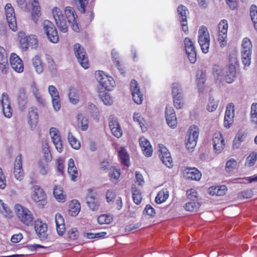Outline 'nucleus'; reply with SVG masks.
I'll list each match as a JSON object with an SVG mask.
<instances>
[{
  "mask_svg": "<svg viewBox=\"0 0 257 257\" xmlns=\"http://www.w3.org/2000/svg\"><path fill=\"white\" fill-rule=\"evenodd\" d=\"M212 75L216 82L224 80L228 83H231L236 77V68L232 64H229L224 68L216 65L213 67Z\"/></svg>",
  "mask_w": 257,
  "mask_h": 257,
  "instance_id": "obj_1",
  "label": "nucleus"
},
{
  "mask_svg": "<svg viewBox=\"0 0 257 257\" xmlns=\"http://www.w3.org/2000/svg\"><path fill=\"white\" fill-rule=\"evenodd\" d=\"M14 208L16 216L22 223L27 226L33 224L34 216L31 211L20 204H16Z\"/></svg>",
  "mask_w": 257,
  "mask_h": 257,
  "instance_id": "obj_2",
  "label": "nucleus"
},
{
  "mask_svg": "<svg viewBox=\"0 0 257 257\" xmlns=\"http://www.w3.org/2000/svg\"><path fill=\"white\" fill-rule=\"evenodd\" d=\"M95 77L100 85L107 90L111 91L115 85L113 78L105 75L103 71L96 72Z\"/></svg>",
  "mask_w": 257,
  "mask_h": 257,
  "instance_id": "obj_3",
  "label": "nucleus"
},
{
  "mask_svg": "<svg viewBox=\"0 0 257 257\" xmlns=\"http://www.w3.org/2000/svg\"><path fill=\"white\" fill-rule=\"evenodd\" d=\"M43 29L49 40L53 43L59 41V36L54 25L49 20H45L43 23Z\"/></svg>",
  "mask_w": 257,
  "mask_h": 257,
  "instance_id": "obj_4",
  "label": "nucleus"
},
{
  "mask_svg": "<svg viewBox=\"0 0 257 257\" xmlns=\"http://www.w3.org/2000/svg\"><path fill=\"white\" fill-rule=\"evenodd\" d=\"M198 43L202 51L207 53L209 51V33L207 28L202 26L198 31Z\"/></svg>",
  "mask_w": 257,
  "mask_h": 257,
  "instance_id": "obj_5",
  "label": "nucleus"
},
{
  "mask_svg": "<svg viewBox=\"0 0 257 257\" xmlns=\"http://www.w3.org/2000/svg\"><path fill=\"white\" fill-rule=\"evenodd\" d=\"M199 136V129L195 125H191L189 127L187 135L186 147L188 150H192L195 148L197 144Z\"/></svg>",
  "mask_w": 257,
  "mask_h": 257,
  "instance_id": "obj_6",
  "label": "nucleus"
},
{
  "mask_svg": "<svg viewBox=\"0 0 257 257\" xmlns=\"http://www.w3.org/2000/svg\"><path fill=\"white\" fill-rule=\"evenodd\" d=\"M73 49L74 54L79 64L84 69L88 68L89 64L84 48L79 43H76L73 46Z\"/></svg>",
  "mask_w": 257,
  "mask_h": 257,
  "instance_id": "obj_7",
  "label": "nucleus"
},
{
  "mask_svg": "<svg viewBox=\"0 0 257 257\" xmlns=\"http://www.w3.org/2000/svg\"><path fill=\"white\" fill-rule=\"evenodd\" d=\"M52 13L58 28L62 32L66 33L68 30V25L62 11L55 7L52 9Z\"/></svg>",
  "mask_w": 257,
  "mask_h": 257,
  "instance_id": "obj_8",
  "label": "nucleus"
},
{
  "mask_svg": "<svg viewBox=\"0 0 257 257\" xmlns=\"http://www.w3.org/2000/svg\"><path fill=\"white\" fill-rule=\"evenodd\" d=\"M177 13L182 29L186 34H187L188 32L187 15H189V11L185 6L180 5L177 8Z\"/></svg>",
  "mask_w": 257,
  "mask_h": 257,
  "instance_id": "obj_9",
  "label": "nucleus"
},
{
  "mask_svg": "<svg viewBox=\"0 0 257 257\" xmlns=\"http://www.w3.org/2000/svg\"><path fill=\"white\" fill-rule=\"evenodd\" d=\"M6 19L10 28L13 31L17 30V21L14 8L11 4H7L5 8Z\"/></svg>",
  "mask_w": 257,
  "mask_h": 257,
  "instance_id": "obj_10",
  "label": "nucleus"
},
{
  "mask_svg": "<svg viewBox=\"0 0 257 257\" xmlns=\"http://www.w3.org/2000/svg\"><path fill=\"white\" fill-rule=\"evenodd\" d=\"M35 230L41 240H46L48 237V226L46 223L40 220H37L35 222Z\"/></svg>",
  "mask_w": 257,
  "mask_h": 257,
  "instance_id": "obj_11",
  "label": "nucleus"
},
{
  "mask_svg": "<svg viewBox=\"0 0 257 257\" xmlns=\"http://www.w3.org/2000/svg\"><path fill=\"white\" fill-rule=\"evenodd\" d=\"M159 157L163 163L168 168H172L173 166V160L170 153L166 147L163 145H159Z\"/></svg>",
  "mask_w": 257,
  "mask_h": 257,
  "instance_id": "obj_12",
  "label": "nucleus"
},
{
  "mask_svg": "<svg viewBox=\"0 0 257 257\" xmlns=\"http://www.w3.org/2000/svg\"><path fill=\"white\" fill-rule=\"evenodd\" d=\"M22 165L23 156L22 154H19L15 159L14 168V175L15 178L19 181H22L24 177Z\"/></svg>",
  "mask_w": 257,
  "mask_h": 257,
  "instance_id": "obj_13",
  "label": "nucleus"
},
{
  "mask_svg": "<svg viewBox=\"0 0 257 257\" xmlns=\"http://www.w3.org/2000/svg\"><path fill=\"white\" fill-rule=\"evenodd\" d=\"M131 90L134 102L138 104H142L143 101V95L140 91V87L135 80L131 82Z\"/></svg>",
  "mask_w": 257,
  "mask_h": 257,
  "instance_id": "obj_14",
  "label": "nucleus"
},
{
  "mask_svg": "<svg viewBox=\"0 0 257 257\" xmlns=\"http://www.w3.org/2000/svg\"><path fill=\"white\" fill-rule=\"evenodd\" d=\"M234 116V105L231 102L228 103L226 107L224 118V125L226 128H229L233 122Z\"/></svg>",
  "mask_w": 257,
  "mask_h": 257,
  "instance_id": "obj_15",
  "label": "nucleus"
},
{
  "mask_svg": "<svg viewBox=\"0 0 257 257\" xmlns=\"http://www.w3.org/2000/svg\"><path fill=\"white\" fill-rule=\"evenodd\" d=\"M65 14L67 22L69 24L72 30L75 32H78L79 27L76 22L74 9L71 7H67L65 10Z\"/></svg>",
  "mask_w": 257,
  "mask_h": 257,
  "instance_id": "obj_16",
  "label": "nucleus"
},
{
  "mask_svg": "<svg viewBox=\"0 0 257 257\" xmlns=\"http://www.w3.org/2000/svg\"><path fill=\"white\" fill-rule=\"evenodd\" d=\"M165 117L168 125L173 128L177 126V121L176 114L174 108L170 106L166 107Z\"/></svg>",
  "mask_w": 257,
  "mask_h": 257,
  "instance_id": "obj_17",
  "label": "nucleus"
},
{
  "mask_svg": "<svg viewBox=\"0 0 257 257\" xmlns=\"http://www.w3.org/2000/svg\"><path fill=\"white\" fill-rule=\"evenodd\" d=\"M1 103L3 107L4 115L8 118H11L13 114V109L9 101V98L7 93H3L2 95Z\"/></svg>",
  "mask_w": 257,
  "mask_h": 257,
  "instance_id": "obj_18",
  "label": "nucleus"
},
{
  "mask_svg": "<svg viewBox=\"0 0 257 257\" xmlns=\"http://www.w3.org/2000/svg\"><path fill=\"white\" fill-rule=\"evenodd\" d=\"M214 151L217 153H220L223 149L225 143L222 135L220 133L214 134L212 139Z\"/></svg>",
  "mask_w": 257,
  "mask_h": 257,
  "instance_id": "obj_19",
  "label": "nucleus"
},
{
  "mask_svg": "<svg viewBox=\"0 0 257 257\" xmlns=\"http://www.w3.org/2000/svg\"><path fill=\"white\" fill-rule=\"evenodd\" d=\"M10 61L12 68L15 71L19 73L23 72L24 65L22 60L16 54H11Z\"/></svg>",
  "mask_w": 257,
  "mask_h": 257,
  "instance_id": "obj_20",
  "label": "nucleus"
},
{
  "mask_svg": "<svg viewBox=\"0 0 257 257\" xmlns=\"http://www.w3.org/2000/svg\"><path fill=\"white\" fill-rule=\"evenodd\" d=\"M39 115L37 108L31 107L28 111V123L32 130L35 128L38 122Z\"/></svg>",
  "mask_w": 257,
  "mask_h": 257,
  "instance_id": "obj_21",
  "label": "nucleus"
},
{
  "mask_svg": "<svg viewBox=\"0 0 257 257\" xmlns=\"http://www.w3.org/2000/svg\"><path fill=\"white\" fill-rule=\"evenodd\" d=\"M46 194L41 187L38 185L33 186L31 198L34 201L39 202L44 200Z\"/></svg>",
  "mask_w": 257,
  "mask_h": 257,
  "instance_id": "obj_22",
  "label": "nucleus"
},
{
  "mask_svg": "<svg viewBox=\"0 0 257 257\" xmlns=\"http://www.w3.org/2000/svg\"><path fill=\"white\" fill-rule=\"evenodd\" d=\"M184 176L188 179L198 181L201 173L195 168H187L184 170Z\"/></svg>",
  "mask_w": 257,
  "mask_h": 257,
  "instance_id": "obj_23",
  "label": "nucleus"
},
{
  "mask_svg": "<svg viewBox=\"0 0 257 257\" xmlns=\"http://www.w3.org/2000/svg\"><path fill=\"white\" fill-rule=\"evenodd\" d=\"M139 142L143 154L146 157L151 156L153 153V148L150 142L145 138L142 137L140 138Z\"/></svg>",
  "mask_w": 257,
  "mask_h": 257,
  "instance_id": "obj_24",
  "label": "nucleus"
},
{
  "mask_svg": "<svg viewBox=\"0 0 257 257\" xmlns=\"http://www.w3.org/2000/svg\"><path fill=\"white\" fill-rule=\"evenodd\" d=\"M8 63L7 54L5 49L0 47V69L3 73H6Z\"/></svg>",
  "mask_w": 257,
  "mask_h": 257,
  "instance_id": "obj_25",
  "label": "nucleus"
},
{
  "mask_svg": "<svg viewBox=\"0 0 257 257\" xmlns=\"http://www.w3.org/2000/svg\"><path fill=\"white\" fill-rule=\"evenodd\" d=\"M86 201L88 206L93 211L97 210L99 207V202L91 192H89L86 196Z\"/></svg>",
  "mask_w": 257,
  "mask_h": 257,
  "instance_id": "obj_26",
  "label": "nucleus"
},
{
  "mask_svg": "<svg viewBox=\"0 0 257 257\" xmlns=\"http://www.w3.org/2000/svg\"><path fill=\"white\" fill-rule=\"evenodd\" d=\"M56 229L59 235H62L65 230L64 220L62 216L57 213L55 215Z\"/></svg>",
  "mask_w": 257,
  "mask_h": 257,
  "instance_id": "obj_27",
  "label": "nucleus"
},
{
  "mask_svg": "<svg viewBox=\"0 0 257 257\" xmlns=\"http://www.w3.org/2000/svg\"><path fill=\"white\" fill-rule=\"evenodd\" d=\"M32 6L33 7L32 9V18L33 21L36 23L38 20V18L41 16V11H40V7L39 5V3L38 0H30Z\"/></svg>",
  "mask_w": 257,
  "mask_h": 257,
  "instance_id": "obj_28",
  "label": "nucleus"
},
{
  "mask_svg": "<svg viewBox=\"0 0 257 257\" xmlns=\"http://www.w3.org/2000/svg\"><path fill=\"white\" fill-rule=\"evenodd\" d=\"M68 173L71 176L72 181H75L78 177V171L73 159H70L68 163Z\"/></svg>",
  "mask_w": 257,
  "mask_h": 257,
  "instance_id": "obj_29",
  "label": "nucleus"
},
{
  "mask_svg": "<svg viewBox=\"0 0 257 257\" xmlns=\"http://www.w3.org/2000/svg\"><path fill=\"white\" fill-rule=\"evenodd\" d=\"M18 102L21 110H23L25 109L27 104V97L26 94V91L23 88H20L19 90Z\"/></svg>",
  "mask_w": 257,
  "mask_h": 257,
  "instance_id": "obj_30",
  "label": "nucleus"
},
{
  "mask_svg": "<svg viewBox=\"0 0 257 257\" xmlns=\"http://www.w3.org/2000/svg\"><path fill=\"white\" fill-rule=\"evenodd\" d=\"M32 65L36 72L40 74L43 71V63L39 55H36L32 59Z\"/></svg>",
  "mask_w": 257,
  "mask_h": 257,
  "instance_id": "obj_31",
  "label": "nucleus"
},
{
  "mask_svg": "<svg viewBox=\"0 0 257 257\" xmlns=\"http://www.w3.org/2000/svg\"><path fill=\"white\" fill-rule=\"evenodd\" d=\"M99 97L105 105H111L113 102V99L110 94L107 92L99 91Z\"/></svg>",
  "mask_w": 257,
  "mask_h": 257,
  "instance_id": "obj_32",
  "label": "nucleus"
},
{
  "mask_svg": "<svg viewBox=\"0 0 257 257\" xmlns=\"http://www.w3.org/2000/svg\"><path fill=\"white\" fill-rule=\"evenodd\" d=\"M227 191L225 185L220 186H212L210 187V195L216 196H223L225 194Z\"/></svg>",
  "mask_w": 257,
  "mask_h": 257,
  "instance_id": "obj_33",
  "label": "nucleus"
},
{
  "mask_svg": "<svg viewBox=\"0 0 257 257\" xmlns=\"http://www.w3.org/2000/svg\"><path fill=\"white\" fill-rule=\"evenodd\" d=\"M68 98L70 102L72 104H77L79 100V95L78 90L74 87H70L69 89Z\"/></svg>",
  "mask_w": 257,
  "mask_h": 257,
  "instance_id": "obj_34",
  "label": "nucleus"
},
{
  "mask_svg": "<svg viewBox=\"0 0 257 257\" xmlns=\"http://www.w3.org/2000/svg\"><path fill=\"white\" fill-rule=\"evenodd\" d=\"M169 195V191L167 188H164L159 192L155 198V202L157 204H161L166 201Z\"/></svg>",
  "mask_w": 257,
  "mask_h": 257,
  "instance_id": "obj_35",
  "label": "nucleus"
},
{
  "mask_svg": "<svg viewBox=\"0 0 257 257\" xmlns=\"http://www.w3.org/2000/svg\"><path fill=\"white\" fill-rule=\"evenodd\" d=\"M69 213L72 216H76L80 212V204L77 200H73L70 204Z\"/></svg>",
  "mask_w": 257,
  "mask_h": 257,
  "instance_id": "obj_36",
  "label": "nucleus"
},
{
  "mask_svg": "<svg viewBox=\"0 0 257 257\" xmlns=\"http://www.w3.org/2000/svg\"><path fill=\"white\" fill-rule=\"evenodd\" d=\"M46 59L48 63V68L49 72L53 76H56L57 73V66L52 58V57L48 55L46 56Z\"/></svg>",
  "mask_w": 257,
  "mask_h": 257,
  "instance_id": "obj_37",
  "label": "nucleus"
},
{
  "mask_svg": "<svg viewBox=\"0 0 257 257\" xmlns=\"http://www.w3.org/2000/svg\"><path fill=\"white\" fill-rule=\"evenodd\" d=\"M118 156L121 162L128 167L130 164L129 155L124 147L120 148V149L118 151Z\"/></svg>",
  "mask_w": 257,
  "mask_h": 257,
  "instance_id": "obj_38",
  "label": "nucleus"
},
{
  "mask_svg": "<svg viewBox=\"0 0 257 257\" xmlns=\"http://www.w3.org/2000/svg\"><path fill=\"white\" fill-rule=\"evenodd\" d=\"M252 43L247 37L244 38L242 41L241 53H252Z\"/></svg>",
  "mask_w": 257,
  "mask_h": 257,
  "instance_id": "obj_39",
  "label": "nucleus"
},
{
  "mask_svg": "<svg viewBox=\"0 0 257 257\" xmlns=\"http://www.w3.org/2000/svg\"><path fill=\"white\" fill-rule=\"evenodd\" d=\"M53 194L55 199L60 202H64L66 200V195L60 187L56 186L54 187Z\"/></svg>",
  "mask_w": 257,
  "mask_h": 257,
  "instance_id": "obj_40",
  "label": "nucleus"
},
{
  "mask_svg": "<svg viewBox=\"0 0 257 257\" xmlns=\"http://www.w3.org/2000/svg\"><path fill=\"white\" fill-rule=\"evenodd\" d=\"M19 38L21 47L24 50H26L29 47L30 35L27 36L25 33L21 32L19 33Z\"/></svg>",
  "mask_w": 257,
  "mask_h": 257,
  "instance_id": "obj_41",
  "label": "nucleus"
},
{
  "mask_svg": "<svg viewBox=\"0 0 257 257\" xmlns=\"http://www.w3.org/2000/svg\"><path fill=\"white\" fill-rule=\"evenodd\" d=\"M46 160V161L40 160L38 163V170L40 174L42 175H46L49 172V164Z\"/></svg>",
  "mask_w": 257,
  "mask_h": 257,
  "instance_id": "obj_42",
  "label": "nucleus"
},
{
  "mask_svg": "<svg viewBox=\"0 0 257 257\" xmlns=\"http://www.w3.org/2000/svg\"><path fill=\"white\" fill-rule=\"evenodd\" d=\"M134 120L139 123L140 127L143 132H145L147 130V126L146 120L142 117L140 113L135 112L133 115Z\"/></svg>",
  "mask_w": 257,
  "mask_h": 257,
  "instance_id": "obj_43",
  "label": "nucleus"
},
{
  "mask_svg": "<svg viewBox=\"0 0 257 257\" xmlns=\"http://www.w3.org/2000/svg\"><path fill=\"white\" fill-rule=\"evenodd\" d=\"M206 79V74L203 71H200L197 74L198 87L200 92L203 91L204 84Z\"/></svg>",
  "mask_w": 257,
  "mask_h": 257,
  "instance_id": "obj_44",
  "label": "nucleus"
},
{
  "mask_svg": "<svg viewBox=\"0 0 257 257\" xmlns=\"http://www.w3.org/2000/svg\"><path fill=\"white\" fill-rule=\"evenodd\" d=\"M89 0H72L78 11L82 14L85 13Z\"/></svg>",
  "mask_w": 257,
  "mask_h": 257,
  "instance_id": "obj_45",
  "label": "nucleus"
},
{
  "mask_svg": "<svg viewBox=\"0 0 257 257\" xmlns=\"http://www.w3.org/2000/svg\"><path fill=\"white\" fill-rule=\"evenodd\" d=\"M0 212L5 217H10L12 213L10 207L2 200H0Z\"/></svg>",
  "mask_w": 257,
  "mask_h": 257,
  "instance_id": "obj_46",
  "label": "nucleus"
},
{
  "mask_svg": "<svg viewBox=\"0 0 257 257\" xmlns=\"http://www.w3.org/2000/svg\"><path fill=\"white\" fill-rule=\"evenodd\" d=\"M42 150L44 154L45 160L47 162H50L52 160V157L49 147L48 142L47 141H44L42 143Z\"/></svg>",
  "mask_w": 257,
  "mask_h": 257,
  "instance_id": "obj_47",
  "label": "nucleus"
},
{
  "mask_svg": "<svg viewBox=\"0 0 257 257\" xmlns=\"http://www.w3.org/2000/svg\"><path fill=\"white\" fill-rule=\"evenodd\" d=\"M172 94L173 98L183 95V91L180 85L177 83H174L172 85Z\"/></svg>",
  "mask_w": 257,
  "mask_h": 257,
  "instance_id": "obj_48",
  "label": "nucleus"
},
{
  "mask_svg": "<svg viewBox=\"0 0 257 257\" xmlns=\"http://www.w3.org/2000/svg\"><path fill=\"white\" fill-rule=\"evenodd\" d=\"M67 138L69 143L72 148L75 150H78L80 149V142L73 136L71 133H68Z\"/></svg>",
  "mask_w": 257,
  "mask_h": 257,
  "instance_id": "obj_49",
  "label": "nucleus"
},
{
  "mask_svg": "<svg viewBox=\"0 0 257 257\" xmlns=\"http://www.w3.org/2000/svg\"><path fill=\"white\" fill-rule=\"evenodd\" d=\"M250 118L252 123L257 124V103H253L251 105Z\"/></svg>",
  "mask_w": 257,
  "mask_h": 257,
  "instance_id": "obj_50",
  "label": "nucleus"
},
{
  "mask_svg": "<svg viewBox=\"0 0 257 257\" xmlns=\"http://www.w3.org/2000/svg\"><path fill=\"white\" fill-rule=\"evenodd\" d=\"M185 50L190 62L192 64L195 63L197 59L195 47L188 48Z\"/></svg>",
  "mask_w": 257,
  "mask_h": 257,
  "instance_id": "obj_51",
  "label": "nucleus"
},
{
  "mask_svg": "<svg viewBox=\"0 0 257 257\" xmlns=\"http://www.w3.org/2000/svg\"><path fill=\"white\" fill-rule=\"evenodd\" d=\"M246 138V135L244 133L242 132H238L234 140H233V148H238L239 146V143L244 141Z\"/></svg>",
  "mask_w": 257,
  "mask_h": 257,
  "instance_id": "obj_52",
  "label": "nucleus"
},
{
  "mask_svg": "<svg viewBox=\"0 0 257 257\" xmlns=\"http://www.w3.org/2000/svg\"><path fill=\"white\" fill-rule=\"evenodd\" d=\"M250 16L253 23L254 29L257 32V7L252 5L250 9Z\"/></svg>",
  "mask_w": 257,
  "mask_h": 257,
  "instance_id": "obj_53",
  "label": "nucleus"
},
{
  "mask_svg": "<svg viewBox=\"0 0 257 257\" xmlns=\"http://www.w3.org/2000/svg\"><path fill=\"white\" fill-rule=\"evenodd\" d=\"M133 199L136 204H139L142 200V194L140 191L136 187H132Z\"/></svg>",
  "mask_w": 257,
  "mask_h": 257,
  "instance_id": "obj_54",
  "label": "nucleus"
},
{
  "mask_svg": "<svg viewBox=\"0 0 257 257\" xmlns=\"http://www.w3.org/2000/svg\"><path fill=\"white\" fill-rule=\"evenodd\" d=\"M112 221V217L110 215L102 214L98 216L97 221L99 224H109Z\"/></svg>",
  "mask_w": 257,
  "mask_h": 257,
  "instance_id": "obj_55",
  "label": "nucleus"
},
{
  "mask_svg": "<svg viewBox=\"0 0 257 257\" xmlns=\"http://www.w3.org/2000/svg\"><path fill=\"white\" fill-rule=\"evenodd\" d=\"M252 53H241V60L244 66H249L251 63Z\"/></svg>",
  "mask_w": 257,
  "mask_h": 257,
  "instance_id": "obj_56",
  "label": "nucleus"
},
{
  "mask_svg": "<svg viewBox=\"0 0 257 257\" xmlns=\"http://www.w3.org/2000/svg\"><path fill=\"white\" fill-rule=\"evenodd\" d=\"M56 149L59 153H62L63 151V145L61 137L56 138L52 140Z\"/></svg>",
  "mask_w": 257,
  "mask_h": 257,
  "instance_id": "obj_57",
  "label": "nucleus"
},
{
  "mask_svg": "<svg viewBox=\"0 0 257 257\" xmlns=\"http://www.w3.org/2000/svg\"><path fill=\"white\" fill-rule=\"evenodd\" d=\"M228 23L226 20H222L218 25V33H227Z\"/></svg>",
  "mask_w": 257,
  "mask_h": 257,
  "instance_id": "obj_58",
  "label": "nucleus"
},
{
  "mask_svg": "<svg viewBox=\"0 0 257 257\" xmlns=\"http://www.w3.org/2000/svg\"><path fill=\"white\" fill-rule=\"evenodd\" d=\"M173 98L174 105L177 109H181L183 107L184 105L183 102V95L181 97L178 96Z\"/></svg>",
  "mask_w": 257,
  "mask_h": 257,
  "instance_id": "obj_59",
  "label": "nucleus"
},
{
  "mask_svg": "<svg viewBox=\"0 0 257 257\" xmlns=\"http://www.w3.org/2000/svg\"><path fill=\"white\" fill-rule=\"evenodd\" d=\"M218 41L221 48L224 47L227 44V33H218Z\"/></svg>",
  "mask_w": 257,
  "mask_h": 257,
  "instance_id": "obj_60",
  "label": "nucleus"
},
{
  "mask_svg": "<svg viewBox=\"0 0 257 257\" xmlns=\"http://www.w3.org/2000/svg\"><path fill=\"white\" fill-rule=\"evenodd\" d=\"M198 203L193 201L192 202H188L186 203L184 208L187 211H193L198 207Z\"/></svg>",
  "mask_w": 257,
  "mask_h": 257,
  "instance_id": "obj_61",
  "label": "nucleus"
},
{
  "mask_svg": "<svg viewBox=\"0 0 257 257\" xmlns=\"http://www.w3.org/2000/svg\"><path fill=\"white\" fill-rule=\"evenodd\" d=\"M48 92L52 99L60 97L59 93L56 87L54 85H50L48 87Z\"/></svg>",
  "mask_w": 257,
  "mask_h": 257,
  "instance_id": "obj_62",
  "label": "nucleus"
},
{
  "mask_svg": "<svg viewBox=\"0 0 257 257\" xmlns=\"http://www.w3.org/2000/svg\"><path fill=\"white\" fill-rule=\"evenodd\" d=\"M68 235L71 239L75 240L78 237L79 232L76 228H73L68 231Z\"/></svg>",
  "mask_w": 257,
  "mask_h": 257,
  "instance_id": "obj_63",
  "label": "nucleus"
},
{
  "mask_svg": "<svg viewBox=\"0 0 257 257\" xmlns=\"http://www.w3.org/2000/svg\"><path fill=\"white\" fill-rule=\"evenodd\" d=\"M236 161L233 159H231L227 161L225 167L227 171H231L236 167Z\"/></svg>",
  "mask_w": 257,
  "mask_h": 257,
  "instance_id": "obj_64",
  "label": "nucleus"
}]
</instances>
